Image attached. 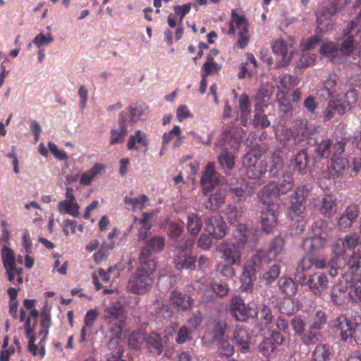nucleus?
Instances as JSON below:
<instances>
[{"instance_id":"obj_1","label":"nucleus","mask_w":361,"mask_h":361,"mask_svg":"<svg viewBox=\"0 0 361 361\" xmlns=\"http://www.w3.org/2000/svg\"><path fill=\"white\" fill-rule=\"evenodd\" d=\"M256 232L253 228H249L245 224H239L238 227L233 231L232 241L223 242L219 246V252L222 254L221 259L224 262L240 266L241 250L245 247L254 248L258 241Z\"/></svg>"},{"instance_id":"obj_2","label":"nucleus","mask_w":361,"mask_h":361,"mask_svg":"<svg viewBox=\"0 0 361 361\" xmlns=\"http://www.w3.org/2000/svg\"><path fill=\"white\" fill-rule=\"evenodd\" d=\"M157 262L152 260L149 263H140V267L130 276L128 289L135 294H143L147 291L152 283V274L156 269Z\"/></svg>"},{"instance_id":"obj_3","label":"nucleus","mask_w":361,"mask_h":361,"mask_svg":"<svg viewBox=\"0 0 361 361\" xmlns=\"http://www.w3.org/2000/svg\"><path fill=\"white\" fill-rule=\"evenodd\" d=\"M308 196V189L306 186L298 187L292 195L288 207V216L291 220L296 221V232L302 233L305 230L303 220L305 217V200Z\"/></svg>"},{"instance_id":"obj_4","label":"nucleus","mask_w":361,"mask_h":361,"mask_svg":"<svg viewBox=\"0 0 361 361\" xmlns=\"http://www.w3.org/2000/svg\"><path fill=\"white\" fill-rule=\"evenodd\" d=\"M312 129L308 126L307 121L297 120L292 128H286L281 133V140L286 145H303L311 137Z\"/></svg>"},{"instance_id":"obj_5","label":"nucleus","mask_w":361,"mask_h":361,"mask_svg":"<svg viewBox=\"0 0 361 361\" xmlns=\"http://www.w3.org/2000/svg\"><path fill=\"white\" fill-rule=\"evenodd\" d=\"M284 245V239L281 236H276L269 243L267 250L257 251L251 259L262 268L271 261L281 262Z\"/></svg>"},{"instance_id":"obj_6","label":"nucleus","mask_w":361,"mask_h":361,"mask_svg":"<svg viewBox=\"0 0 361 361\" xmlns=\"http://www.w3.org/2000/svg\"><path fill=\"white\" fill-rule=\"evenodd\" d=\"M126 301L125 298L116 294L110 306L106 307L104 311L103 319L106 324H116V330L120 331L119 326L124 325L126 322Z\"/></svg>"},{"instance_id":"obj_7","label":"nucleus","mask_w":361,"mask_h":361,"mask_svg":"<svg viewBox=\"0 0 361 361\" xmlns=\"http://www.w3.org/2000/svg\"><path fill=\"white\" fill-rule=\"evenodd\" d=\"M324 222L317 221L312 226V234L303 240L302 246L307 254L314 255L326 244V233L323 231Z\"/></svg>"},{"instance_id":"obj_8","label":"nucleus","mask_w":361,"mask_h":361,"mask_svg":"<svg viewBox=\"0 0 361 361\" xmlns=\"http://www.w3.org/2000/svg\"><path fill=\"white\" fill-rule=\"evenodd\" d=\"M229 312L232 317L238 322H245L257 315V311L254 303L245 304L239 295H234L229 305Z\"/></svg>"},{"instance_id":"obj_9","label":"nucleus","mask_w":361,"mask_h":361,"mask_svg":"<svg viewBox=\"0 0 361 361\" xmlns=\"http://www.w3.org/2000/svg\"><path fill=\"white\" fill-rule=\"evenodd\" d=\"M236 31L239 38L237 41L238 47L240 49L245 48L249 42L248 22L244 16L237 13L235 10L231 12V19L229 23L228 34L235 37Z\"/></svg>"},{"instance_id":"obj_10","label":"nucleus","mask_w":361,"mask_h":361,"mask_svg":"<svg viewBox=\"0 0 361 361\" xmlns=\"http://www.w3.org/2000/svg\"><path fill=\"white\" fill-rule=\"evenodd\" d=\"M165 247V240L163 237L155 235L150 238L145 243V246L142 249L139 260L140 263L145 264L149 263L152 260L156 262L154 257L152 256V252H160Z\"/></svg>"},{"instance_id":"obj_11","label":"nucleus","mask_w":361,"mask_h":361,"mask_svg":"<svg viewBox=\"0 0 361 361\" xmlns=\"http://www.w3.org/2000/svg\"><path fill=\"white\" fill-rule=\"evenodd\" d=\"M345 245L344 240L342 238L337 239L332 245V252L334 257L329 262L331 269L329 274L335 276L338 274V269H342L346 265V260L343 257Z\"/></svg>"},{"instance_id":"obj_12","label":"nucleus","mask_w":361,"mask_h":361,"mask_svg":"<svg viewBox=\"0 0 361 361\" xmlns=\"http://www.w3.org/2000/svg\"><path fill=\"white\" fill-rule=\"evenodd\" d=\"M243 166L246 168V173L250 179H259L265 173L267 168L258 164V157L253 152L247 153L243 159Z\"/></svg>"},{"instance_id":"obj_13","label":"nucleus","mask_w":361,"mask_h":361,"mask_svg":"<svg viewBox=\"0 0 361 361\" xmlns=\"http://www.w3.org/2000/svg\"><path fill=\"white\" fill-rule=\"evenodd\" d=\"M220 182L221 178L219 173L215 171L214 164L212 162L208 163L202 173L200 180L204 195H207V193L211 192Z\"/></svg>"},{"instance_id":"obj_14","label":"nucleus","mask_w":361,"mask_h":361,"mask_svg":"<svg viewBox=\"0 0 361 361\" xmlns=\"http://www.w3.org/2000/svg\"><path fill=\"white\" fill-rule=\"evenodd\" d=\"M272 49L281 58L283 65L288 64L294 51L293 39L290 37L287 39H279L274 41Z\"/></svg>"},{"instance_id":"obj_15","label":"nucleus","mask_w":361,"mask_h":361,"mask_svg":"<svg viewBox=\"0 0 361 361\" xmlns=\"http://www.w3.org/2000/svg\"><path fill=\"white\" fill-rule=\"evenodd\" d=\"M157 218V212L151 211L149 212H144L142 214V218L138 219L134 217V223L137 224L139 226L137 233V240L141 241L145 240L152 227L153 223L155 221Z\"/></svg>"},{"instance_id":"obj_16","label":"nucleus","mask_w":361,"mask_h":361,"mask_svg":"<svg viewBox=\"0 0 361 361\" xmlns=\"http://www.w3.org/2000/svg\"><path fill=\"white\" fill-rule=\"evenodd\" d=\"M262 268L258 264L254 263L252 259L246 263L241 278L242 285L240 288L242 291L252 292L255 274L259 271Z\"/></svg>"},{"instance_id":"obj_17","label":"nucleus","mask_w":361,"mask_h":361,"mask_svg":"<svg viewBox=\"0 0 361 361\" xmlns=\"http://www.w3.org/2000/svg\"><path fill=\"white\" fill-rule=\"evenodd\" d=\"M128 112H121L118 115V127L113 128L110 131L109 143L112 145L122 143L128 135Z\"/></svg>"},{"instance_id":"obj_18","label":"nucleus","mask_w":361,"mask_h":361,"mask_svg":"<svg viewBox=\"0 0 361 361\" xmlns=\"http://www.w3.org/2000/svg\"><path fill=\"white\" fill-rule=\"evenodd\" d=\"M353 324L345 316L341 315L330 322V327L333 332L338 334L341 339L347 341L350 337V331Z\"/></svg>"},{"instance_id":"obj_19","label":"nucleus","mask_w":361,"mask_h":361,"mask_svg":"<svg viewBox=\"0 0 361 361\" xmlns=\"http://www.w3.org/2000/svg\"><path fill=\"white\" fill-rule=\"evenodd\" d=\"M232 341L240 353L245 354L250 351L251 336L245 328L236 326L233 331Z\"/></svg>"},{"instance_id":"obj_20","label":"nucleus","mask_w":361,"mask_h":361,"mask_svg":"<svg viewBox=\"0 0 361 361\" xmlns=\"http://www.w3.org/2000/svg\"><path fill=\"white\" fill-rule=\"evenodd\" d=\"M344 93L343 85L338 82L336 75L330 76L324 82V87L321 90V96L324 97H335L341 99Z\"/></svg>"},{"instance_id":"obj_21","label":"nucleus","mask_w":361,"mask_h":361,"mask_svg":"<svg viewBox=\"0 0 361 361\" xmlns=\"http://www.w3.org/2000/svg\"><path fill=\"white\" fill-rule=\"evenodd\" d=\"M227 226L222 217L215 215L206 221V231L214 238L221 239L226 234Z\"/></svg>"},{"instance_id":"obj_22","label":"nucleus","mask_w":361,"mask_h":361,"mask_svg":"<svg viewBox=\"0 0 361 361\" xmlns=\"http://www.w3.org/2000/svg\"><path fill=\"white\" fill-rule=\"evenodd\" d=\"M359 213L360 207L358 205H349L337 220L339 228L341 230L350 227L358 217Z\"/></svg>"},{"instance_id":"obj_23","label":"nucleus","mask_w":361,"mask_h":361,"mask_svg":"<svg viewBox=\"0 0 361 361\" xmlns=\"http://www.w3.org/2000/svg\"><path fill=\"white\" fill-rule=\"evenodd\" d=\"M279 195V189L277 183L270 182L259 192L258 197L262 203L269 205L276 200Z\"/></svg>"},{"instance_id":"obj_24","label":"nucleus","mask_w":361,"mask_h":361,"mask_svg":"<svg viewBox=\"0 0 361 361\" xmlns=\"http://www.w3.org/2000/svg\"><path fill=\"white\" fill-rule=\"evenodd\" d=\"M305 283L315 295H320L328 286V279L325 274L317 272L311 275Z\"/></svg>"},{"instance_id":"obj_25","label":"nucleus","mask_w":361,"mask_h":361,"mask_svg":"<svg viewBox=\"0 0 361 361\" xmlns=\"http://www.w3.org/2000/svg\"><path fill=\"white\" fill-rule=\"evenodd\" d=\"M278 224V214L273 208H267L262 212L261 226L262 230L269 233L274 231Z\"/></svg>"},{"instance_id":"obj_26","label":"nucleus","mask_w":361,"mask_h":361,"mask_svg":"<svg viewBox=\"0 0 361 361\" xmlns=\"http://www.w3.org/2000/svg\"><path fill=\"white\" fill-rule=\"evenodd\" d=\"M309 157L305 149L299 151L290 160V167L294 172L305 174L307 171Z\"/></svg>"},{"instance_id":"obj_27","label":"nucleus","mask_w":361,"mask_h":361,"mask_svg":"<svg viewBox=\"0 0 361 361\" xmlns=\"http://www.w3.org/2000/svg\"><path fill=\"white\" fill-rule=\"evenodd\" d=\"M238 108L240 111V121L243 126H246L250 120L251 104L247 94L240 95L238 99Z\"/></svg>"},{"instance_id":"obj_28","label":"nucleus","mask_w":361,"mask_h":361,"mask_svg":"<svg viewBox=\"0 0 361 361\" xmlns=\"http://www.w3.org/2000/svg\"><path fill=\"white\" fill-rule=\"evenodd\" d=\"M319 211L325 216L332 217L337 212L336 197L331 195H324L322 200Z\"/></svg>"},{"instance_id":"obj_29","label":"nucleus","mask_w":361,"mask_h":361,"mask_svg":"<svg viewBox=\"0 0 361 361\" xmlns=\"http://www.w3.org/2000/svg\"><path fill=\"white\" fill-rule=\"evenodd\" d=\"M349 167V161L343 157H333L331 166L329 167V175L333 178H336L343 174V171Z\"/></svg>"},{"instance_id":"obj_30","label":"nucleus","mask_w":361,"mask_h":361,"mask_svg":"<svg viewBox=\"0 0 361 361\" xmlns=\"http://www.w3.org/2000/svg\"><path fill=\"white\" fill-rule=\"evenodd\" d=\"M147 109L145 104L135 103L130 105L126 111L122 112H128V114L127 123L134 125L145 115Z\"/></svg>"},{"instance_id":"obj_31","label":"nucleus","mask_w":361,"mask_h":361,"mask_svg":"<svg viewBox=\"0 0 361 361\" xmlns=\"http://www.w3.org/2000/svg\"><path fill=\"white\" fill-rule=\"evenodd\" d=\"M223 133L228 145L231 147L237 149L243 139V130L241 128H236L231 131L229 126H224Z\"/></svg>"},{"instance_id":"obj_32","label":"nucleus","mask_w":361,"mask_h":361,"mask_svg":"<svg viewBox=\"0 0 361 361\" xmlns=\"http://www.w3.org/2000/svg\"><path fill=\"white\" fill-rule=\"evenodd\" d=\"M346 112L345 106L341 104V99L329 102L324 111V116L325 120L333 118L336 114H343Z\"/></svg>"},{"instance_id":"obj_33","label":"nucleus","mask_w":361,"mask_h":361,"mask_svg":"<svg viewBox=\"0 0 361 361\" xmlns=\"http://www.w3.org/2000/svg\"><path fill=\"white\" fill-rule=\"evenodd\" d=\"M98 316L99 312L96 309H90L86 312L84 325L81 329L80 342L82 343L86 340L87 333L90 331Z\"/></svg>"},{"instance_id":"obj_34","label":"nucleus","mask_w":361,"mask_h":361,"mask_svg":"<svg viewBox=\"0 0 361 361\" xmlns=\"http://www.w3.org/2000/svg\"><path fill=\"white\" fill-rule=\"evenodd\" d=\"M278 286L281 294L287 297L295 295L297 292L298 286L295 281L288 276H282L278 281Z\"/></svg>"},{"instance_id":"obj_35","label":"nucleus","mask_w":361,"mask_h":361,"mask_svg":"<svg viewBox=\"0 0 361 361\" xmlns=\"http://www.w3.org/2000/svg\"><path fill=\"white\" fill-rule=\"evenodd\" d=\"M326 323V315L322 310H317L315 312L309 315L307 324L310 329L319 331Z\"/></svg>"},{"instance_id":"obj_36","label":"nucleus","mask_w":361,"mask_h":361,"mask_svg":"<svg viewBox=\"0 0 361 361\" xmlns=\"http://www.w3.org/2000/svg\"><path fill=\"white\" fill-rule=\"evenodd\" d=\"M195 262V257L186 252H178L174 259V263L178 269L194 270L196 267Z\"/></svg>"},{"instance_id":"obj_37","label":"nucleus","mask_w":361,"mask_h":361,"mask_svg":"<svg viewBox=\"0 0 361 361\" xmlns=\"http://www.w3.org/2000/svg\"><path fill=\"white\" fill-rule=\"evenodd\" d=\"M146 345L149 351L157 355H159L163 350V344L161 336L155 332L151 333L147 336Z\"/></svg>"},{"instance_id":"obj_38","label":"nucleus","mask_w":361,"mask_h":361,"mask_svg":"<svg viewBox=\"0 0 361 361\" xmlns=\"http://www.w3.org/2000/svg\"><path fill=\"white\" fill-rule=\"evenodd\" d=\"M248 187L249 183L245 180L241 179L238 183L231 185L230 192L237 201H243L245 199L246 195L250 192Z\"/></svg>"},{"instance_id":"obj_39","label":"nucleus","mask_w":361,"mask_h":361,"mask_svg":"<svg viewBox=\"0 0 361 361\" xmlns=\"http://www.w3.org/2000/svg\"><path fill=\"white\" fill-rule=\"evenodd\" d=\"M313 266V258L303 257L298 264L295 269V279L300 284H305L306 278L305 272Z\"/></svg>"},{"instance_id":"obj_40","label":"nucleus","mask_w":361,"mask_h":361,"mask_svg":"<svg viewBox=\"0 0 361 361\" xmlns=\"http://www.w3.org/2000/svg\"><path fill=\"white\" fill-rule=\"evenodd\" d=\"M171 300L178 310H185L192 305V299L186 294L174 290L171 293Z\"/></svg>"},{"instance_id":"obj_41","label":"nucleus","mask_w":361,"mask_h":361,"mask_svg":"<svg viewBox=\"0 0 361 361\" xmlns=\"http://www.w3.org/2000/svg\"><path fill=\"white\" fill-rule=\"evenodd\" d=\"M226 192L224 190H218L209 197L208 202L205 204L207 209L212 211L220 208L224 203Z\"/></svg>"},{"instance_id":"obj_42","label":"nucleus","mask_w":361,"mask_h":361,"mask_svg":"<svg viewBox=\"0 0 361 361\" xmlns=\"http://www.w3.org/2000/svg\"><path fill=\"white\" fill-rule=\"evenodd\" d=\"M104 170V166L102 164H94L90 170L82 173L80 178V184L90 185L93 179Z\"/></svg>"},{"instance_id":"obj_43","label":"nucleus","mask_w":361,"mask_h":361,"mask_svg":"<svg viewBox=\"0 0 361 361\" xmlns=\"http://www.w3.org/2000/svg\"><path fill=\"white\" fill-rule=\"evenodd\" d=\"M57 208L59 212L61 214H69L73 217H77L80 214L78 202L60 201Z\"/></svg>"},{"instance_id":"obj_44","label":"nucleus","mask_w":361,"mask_h":361,"mask_svg":"<svg viewBox=\"0 0 361 361\" xmlns=\"http://www.w3.org/2000/svg\"><path fill=\"white\" fill-rule=\"evenodd\" d=\"M136 144H140L143 147L148 145V140L147 135L140 130L135 131L134 134L129 137L127 148L129 150L137 149Z\"/></svg>"},{"instance_id":"obj_45","label":"nucleus","mask_w":361,"mask_h":361,"mask_svg":"<svg viewBox=\"0 0 361 361\" xmlns=\"http://www.w3.org/2000/svg\"><path fill=\"white\" fill-rule=\"evenodd\" d=\"M109 326L108 327V331L111 334V339L108 343V348L109 350H114V351H116V348L118 347H122L119 345V341L121 336V332L123 331V329L124 327V325L119 326L120 331H117L116 330V327L117 326L116 324H107Z\"/></svg>"},{"instance_id":"obj_46","label":"nucleus","mask_w":361,"mask_h":361,"mask_svg":"<svg viewBox=\"0 0 361 361\" xmlns=\"http://www.w3.org/2000/svg\"><path fill=\"white\" fill-rule=\"evenodd\" d=\"M202 221L198 214L190 213L188 214L187 227L191 235L195 236L201 231Z\"/></svg>"},{"instance_id":"obj_47","label":"nucleus","mask_w":361,"mask_h":361,"mask_svg":"<svg viewBox=\"0 0 361 361\" xmlns=\"http://www.w3.org/2000/svg\"><path fill=\"white\" fill-rule=\"evenodd\" d=\"M330 348L326 344L318 345L312 353V361H328Z\"/></svg>"},{"instance_id":"obj_48","label":"nucleus","mask_w":361,"mask_h":361,"mask_svg":"<svg viewBox=\"0 0 361 361\" xmlns=\"http://www.w3.org/2000/svg\"><path fill=\"white\" fill-rule=\"evenodd\" d=\"M149 202V198L145 195H142L140 198L138 197H126L124 203L128 206H131L133 212H135L139 209L142 210L145 208V205Z\"/></svg>"},{"instance_id":"obj_49","label":"nucleus","mask_w":361,"mask_h":361,"mask_svg":"<svg viewBox=\"0 0 361 361\" xmlns=\"http://www.w3.org/2000/svg\"><path fill=\"white\" fill-rule=\"evenodd\" d=\"M319 51L321 54L333 60L339 53V45L334 42H326L321 46Z\"/></svg>"},{"instance_id":"obj_50","label":"nucleus","mask_w":361,"mask_h":361,"mask_svg":"<svg viewBox=\"0 0 361 361\" xmlns=\"http://www.w3.org/2000/svg\"><path fill=\"white\" fill-rule=\"evenodd\" d=\"M301 336V341L305 345H312L319 341L322 338V334L319 331L315 329H310L306 332H303Z\"/></svg>"},{"instance_id":"obj_51","label":"nucleus","mask_w":361,"mask_h":361,"mask_svg":"<svg viewBox=\"0 0 361 361\" xmlns=\"http://www.w3.org/2000/svg\"><path fill=\"white\" fill-rule=\"evenodd\" d=\"M235 158L233 154L226 149H223L218 157V161L224 169L231 170L234 167Z\"/></svg>"},{"instance_id":"obj_52","label":"nucleus","mask_w":361,"mask_h":361,"mask_svg":"<svg viewBox=\"0 0 361 361\" xmlns=\"http://www.w3.org/2000/svg\"><path fill=\"white\" fill-rule=\"evenodd\" d=\"M283 166V161L280 156L279 152H274L271 157L269 161V172L276 176L279 174L280 171Z\"/></svg>"},{"instance_id":"obj_53","label":"nucleus","mask_w":361,"mask_h":361,"mask_svg":"<svg viewBox=\"0 0 361 361\" xmlns=\"http://www.w3.org/2000/svg\"><path fill=\"white\" fill-rule=\"evenodd\" d=\"M269 98V94L267 89L260 88L255 96V109L257 111H259L262 109L267 107L265 104Z\"/></svg>"},{"instance_id":"obj_54","label":"nucleus","mask_w":361,"mask_h":361,"mask_svg":"<svg viewBox=\"0 0 361 361\" xmlns=\"http://www.w3.org/2000/svg\"><path fill=\"white\" fill-rule=\"evenodd\" d=\"M352 273L361 276V253H353L346 262Z\"/></svg>"},{"instance_id":"obj_55","label":"nucleus","mask_w":361,"mask_h":361,"mask_svg":"<svg viewBox=\"0 0 361 361\" xmlns=\"http://www.w3.org/2000/svg\"><path fill=\"white\" fill-rule=\"evenodd\" d=\"M217 342V350L220 355L230 357L234 353V346L229 342L227 338Z\"/></svg>"},{"instance_id":"obj_56","label":"nucleus","mask_w":361,"mask_h":361,"mask_svg":"<svg viewBox=\"0 0 361 361\" xmlns=\"http://www.w3.org/2000/svg\"><path fill=\"white\" fill-rule=\"evenodd\" d=\"M259 351L265 357H271L276 349L271 338H265L259 345Z\"/></svg>"},{"instance_id":"obj_57","label":"nucleus","mask_w":361,"mask_h":361,"mask_svg":"<svg viewBox=\"0 0 361 361\" xmlns=\"http://www.w3.org/2000/svg\"><path fill=\"white\" fill-rule=\"evenodd\" d=\"M349 298L355 302H361V281L354 280L349 286Z\"/></svg>"},{"instance_id":"obj_58","label":"nucleus","mask_w":361,"mask_h":361,"mask_svg":"<svg viewBox=\"0 0 361 361\" xmlns=\"http://www.w3.org/2000/svg\"><path fill=\"white\" fill-rule=\"evenodd\" d=\"M345 248L349 250H360L361 247V241L360 237L356 233L347 234L343 238Z\"/></svg>"},{"instance_id":"obj_59","label":"nucleus","mask_w":361,"mask_h":361,"mask_svg":"<svg viewBox=\"0 0 361 361\" xmlns=\"http://www.w3.org/2000/svg\"><path fill=\"white\" fill-rule=\"evenodd\" d=\"M337 11L336 5L331 4L326 6L323 11L317 13V22L321 25L324 20L331 18Z\"/></svg>"},{"instance_id":"obj_60","label":"nucleus","mask_w":361,"mask_h":361,"mask_svg":"<svg viewBox=\"0 0 361 361\" xmlns=\"http://www.w3.org/2000/svg\"><path fill=\"white\" fill-rule=\"evenodd\" d=\"M63 232L65 235H68L70 233L74 234L77 231L82 232L83 227L80 224H78L75 221L66 219L63 221L62 224Z\"/></svg>"},{"instance_id":"obj_61","label":"nucleus","mask_w":361,"mask_h":361,"mask_svg":"<svg viewBox=\"0 0 361 361\" xmlns=\"http://www.w3.org/2000/svg\"><path fill=\"white\" fill-rule=\"evenodd\" d=\"M331 143L329 139L324 140L319 142L316 148L317 157L322 159H327L331 154Z\"/></svg>"},{"instance_id":"obj_62","label":"nucleus","mask_w":361,"mask_h":361,"mask_svg":"<svg viewBox=\"0 0 361 361\" xmlns=\"http://www.w3.org/2000/svg\"><path fill=\"white\" fill-rule=\"evenodd\" d=\"M264 109H262L259 111L255 109V115L253 118V124L255 127L260 126L262 128L269 127L271 124L267 116L264 114Z\"/></svg>"},{"instance_id":"obj_63","label":"nucleus","mask_w":361,"mask_h":361,"mask_svg":"<svg viewBox=\"0 0 361 361\" xmlns=\"http://www.w3.org/2000/svg\"><path fill=\"white\" fill-rule=\"evenodd\" d=\"M281 269L279 265H271L262 275V279L267 284L271 283L280 274Z\"/></svg>"},{"instance_id":"obj_64","label":"nucleus","mask_w":361,"mask_h":361,"mask_svg":"<svg viewBox=\"0 0 361 361\" xmlns=\"http://www.w3.org/2000/svg\"><path fill=\"white\" fill-rule=\"evenodd\" d=\"M210 287L213 293L219 298L226 297L229 292V287L226 283L213 281L210 283Z\"/></svg>"}]
</instances>
